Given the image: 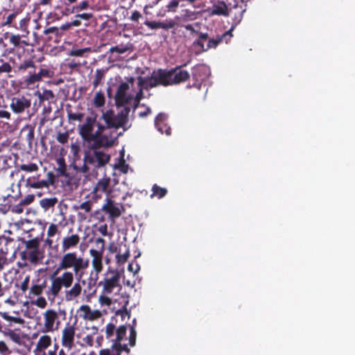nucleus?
Masks as SVG:
<instances>
[{
	"mask_svg": "<svg viewBox=\"0 0 355 355\" xmlns=\"http://www.w3.org/2000/svg\"><path fill=\"white\" fill-rule=\"evenodd\" d=\"M39 170V166L37 164L30 162L28 164H23L17 166V172L23 171L25 172L33 173Z\"/></svg>",
	"mask_w": 355,
	"mask_h": 355,
	"instance_id": "obj_31",
	"label": "nucleus"
},
{
	"mask_svg": "<svg viewBox=\"0 0 355 355\" xmlns=\"http://www.w3.org/2000/svg\"><path fill=\"white\" fill-rule=\"evenodd\" d=\"M34 137H35L34 129L33 128H31L28 130V134L26 135V141H27V142H28L29 146L32 145V143H33V141L34 140Z\"/></svg>",
	"mask_w": 355,
	"mask_h": 355,
	"instance_id": "obj_52",
	"label": "nucleus"
},
{
	"mask_svg": "<svg viewBox=\"0 0 355 355\" xmlns=\"http://www.w3.org/2000/svg\"><path fill=\"white\" fill-rule=\"evenodd\" d=\"M133 44L130 42L127 44H120L115 46H112L110 49L111 53H124L128 51H132L133 50Z\"/></svg>",
	"mask_w": 355,
	"mask_h": 355,
	"instance_id": "obj_27",
	"label": "nucleus"
},
{
	"mask_svg": "<svg viewBox=\"0 0 355 355\" xmlns=\"http://www.w3.org/2000/svg\"><path fill=\"white\" fill-rule=\"evenodd\" d=\"M95 244L98 249H90L89 254L92 258V264L94 270L98 274L103 270V254L105 250V240L102 238H96Z\"/></svg>",
	"mask_w": 355,
	"mask_h": 355,
	"instance_id": "obj_11",
	"label": "nucleus"
},
{
	"mask_svg": "<svg viewBox=\"0 0 355 355\" xmlns=\"http://www.w3.org/2000/svg\"><path fill=\"white\" fill-rule=\"evenodd\" d=\"M123 247L125 248L123 253L121 254V248L119 249V252L116 255V262L119 264H123L128 260L130 257V250L126 247V245H124Z\"/></svg>",
	"mask_w": 355,
	"mask_h": 355,
	"instance_id": "obj_36",
	"label": "nucleus"
},
{
	"mask_svg": "<svg viewBox=\"0 0 355 355\" xmlns=\"http://www.w3.org/2000/svg\"><path fill=\"white\" fill-rule=\"evenodd\" d=\"M105 96L103 93L101 92H98L96 93L94 98V105L97 107H101L105 104Z\"/></svg>",
	"mask_w": 355,
	"mask_h": 355,
	"instance_id": "obj_37",
	"label": "nucleus"
},
{
	"mask_svg": "<svg viewBox=\"0 0 355 355\" xmlns=\"http://www.w3.org/2000/svg\"><path fill=\"white\" fill-rule=\"evenodd\" d=\"M31 105V101L24 96H15L11 99L10 108L15 114H21L28 110Z\"/></svg>",
	"mask_w": 355,
	"mask_h": 355,
	"instance_id": "obj_15",
	"label": "nucleus"
},
{
	"mask_svg": "<svg viewBox=\"0 0 355 355\" xmlns=\"http://www.w3.org/2000/svg\"><path fill=\"white\" fill-rule=\"evenodd\" d=\"M76 322L70 324L66 323L62 331L61 344L62 346L68 350H71L74 347Z\"/></svg>",
	"mask_w": 355,
	"mask_h": 355,
	"instance_id": "obj_14",
	"label": "nucleus"
},
{
	"mask_svg": "<svg viewBox=\"0 0 355 355\" xmlns=\"http://www.w3.org/2000/svg\"><path fill=\"white\" fill-rule=\"evenodd\" d=\"M4 335L8 336L12 341L16 343H19L21 340L20 335L17 333H15L14 331L11 329H8L6 331H3Z\"/></svg>",
	"mask_w": 355,
	"mask_h": 355,
	"instance_id": "obj_39",
	"label": "nucleus"
},
{
	"mask_svg": "<svg viewBox=\"0 0 355 355\" xmlns=\"http://www.w3.org/2000/svg\"><path fill=\"white\" fill-rule=\"evenodd\" d=\"M0 353L4 355L10 353L8 346L3 341H0Z\"/></svg>",
	"mask_w": 355,
	"mask_h": 355,
	"instance_id": "obj_56",
	"label": "nucleus"
},
{
	"mask_svg": "<svg viewBox=\"0 0 355 355\" xmlns=\"http://www.w3.org/2000/svg\"><path fill=\"white\" fill-rule=\"evenodd\" d=\"M144 24L152 30L162 28L165 31L174 28L176 26L175 21L172 19H168L163 21L146 20Z\"/></svg>",
	"mask_w": 355,
	"mask_h": 355,
	"instance_id": "obj_19",
	"label": "nucleus"
},
{
	"mask_svg": "<svg viewBox=\"0 0 355 355\" xmlns=\"http://www.w3.org/2000/svg\"><path fill=\"white\" fill-rule=\"evenodd\" d=\"M71 27V24L69 23L64 24L60 27H58V30L60 33L63 36L66 31L69 30Z\"/></svg>",
	"mask_w": 355,
	"mask_h": 355,
	"instance_id": "obj_59",
	"label": "nucleus"
},
{
	"mask_svg": "<svg viewBox=\"0 0 355 355\" xmlns=\"http://www.w3.org/2000/svg\"><path fill=\"white\" fill-rule=\"evenodd\" d=\"M181 68H171L170 71H165L159 68L157 74L155 72L150 77L138 78L139 85L148 87H155L158 85L167 86L173 84H179L184 82L189 78V74L187 71L180 70Z\"/></svg>",
	"mask_w": 355,
	"mask_h": 355,
	"instance_id": "obj_3",
	"label": "nucleus"
},
{
	"mask_svg": "<svg viewBox=\"0 0 355 355\" xmlns=\"http://www.w3.org/2000/svg\"><path fill=\"white\" fill-rule=\"evenodd\" d=\"M67 224L68 222L65 216L62 213H60L48 227L46 243L51 246L53 241L50 238L55 236L56 234H60L62 230L64 228Z\"/></svg>",
	"mask_w": 355,
	"mask_h": 355,
	"instance_id": "obj_12",
	"label": "nucleus"
},
{
	"mask_svg": "<svg viewBox=\"0 0 355 355\" xmlns=\"http://www.w3.org/2000/svg\"><path fill=\"white\" fill-rule=\"evenodd\" d=\"M8 263V258L6 256H0V271L3 270L5 266Z\"/></svg>",
	"mask_w": 355,
	"mask_h": 355,
	"instance_id": "obj_61",
	"label": "nucleus"
},
{
	"mask_svg": "<svg viewBox=\"0 0 355 355\" xmlns=\"http://www.w3.org/2000/svg\"><path fill=\"white\" fill-rule=\"evenodd\" d=\"M111 192V178L109 176L105 175L99 179L94 185L90 193V198L94 202H96L98 200L102 198L103 194H105L107 197H108Z\"/></svg>",
	"mask_w": 355,
	"mask_h": 355,
	"instance_id": "obj_10",
	"label": "nucleus"
},
{
	"mask_svg": "<svg viewBox=\"0 0 355 355\" xmlns=\"http://www.w3.org/2000/svg\"><path fill=\"white\" fill-rule=\"evenodd\" d=\"M128 269L130 272L137 273L139 270V266L138 265L137 263H130L128 264Z\"/></svg>",
	"mask_w": 355,
	"mask_h": 355,
	"instance_id": "obj_57",
	"label": "nucleus"
},
{
	"mask_svg": "<svg viewBox=\"0 0 355 355\" xmlns=\"http://www.w3.org/2000/svg\"><path fill=\"white\" fill-rule=\"evenodd\" d=\"M44 40L49 43V45L58 44L61 42L62 35L60 33L57 26H51L44 31Z\"/></svg>",
	"mask_w": 355,
	"mask_h": 355,
	"instance_id": "obj_21",
	"label": "nucleus"
},
{
	"mask_svg": "<svg viewBox=\"0 0 355 355\" xmlns=\"http://www.w3.org/2000/svg\"><path fill=\"white\" fill-rule=\"evenodd\" d=\"M98 285L102 287L103 293L118 294L122 289L120 272L116 269L109 268L103 274V278Z\"/></svg>",
	"mask_w": 355,
	"mask_h": 355,
	"instance_id": "obj_7",
	"label": "nucleus"
},
{
	"mask_svg": "<svg viewBox=\"0 0 355 355\" xmlns=\"http://www.w3.org/2000/svg\"><path fill=\"white\" fill-rule=\"evenodd\" d=\"M116 332V327L112 323H109L105 327V336L107 338H111Z\"/></svg>",
	"mask_w": 355,
	"mask_h": 355,
	"instance_id": "obj_43",
	"label": "nucleus"
},
{
	"mask_svg": "<svg viewBox=\"0 0 355 355\" xmlns=\"http://www.w3.org/2000/svg\"><path fill=\"white\" fill-rule=\"evenodd\" d=\"M105 214H108L110 219H115L121 216L125 211L123 205L121 203L116 202L112 198L107 197L105 202L101 208Z\"/></svg>",
	"mask_w": 355,
	"mask_h": 355,
	"instance_id": "obj_13",
	"label": "nucleus"
},
{
	"mask_svg": "<svg viewBox=\"0 0 355 355\" xmlns=\"http://www.w3.org/2000/svg\"><path fill=\"white\" fill-rule=\"evenodd\" d=\"M167 119V116L165 114L159 113L155 118V125L161 133H166V135H170L171 133V129L167 125H164L166 129L164 130L162 128V124L165 123Z\"/></svg>",
	"mask_w": 355,
	"mask_h": 355,
	"instance_id": "obj_24",
	"label": "nucleus"
},
{
	"mask_svg": "<svg viewBox=\"0 0 355 355\" xmlns=\"http://www.w3.org/2000/svg\"><path fill=\"white\" fill-rule=\"evenodd\" d=\"M80 242V237L78 234H72L64 236L61 241V250L68 252L76 248Z\"/></svg>",
	"mask_w": 355,
	"mask_h": 355,
	"instance_id": "obj_17",
	"label": "nucleus"
},
{
	"mask_svg": "<svg viewBox=\"0 0 355 355\" xmlns=\"http://www.w3.org/2000/svg\"><path fill=\"white\" fill-rule=\"evenodd\" d=\"M9 41L14 47L19 48L31 45L30 40H22L20 35H11Z\"/></svg>",
	"mask_w": 355,
	"mask_h": 355,
	"instance_id": "obj_25",
	"label": "nucleus"
},
{
	"mask_svg": "<svg viewBox=\"0 0 355 355\" xmlns=\"http://www.w3.org/2000/svg\"><path fill=\"white\" fill-rule=\"evenodd\" d=\"M1 317L7 321L14 322L17 324H22L24 322V320L21 319V318H16V317L10 316L6 312L2 313H1Z\"/></svg>",
	"mask_w": 355,
	"mask_h": 355,
	"instance_id": "obj_41",
	"label": "nucleus"
},
{
	"mask_svg": "<svg viewBox=\"0 0 355 355\" xmlns=\"http://www.w3.org/2000/svg\"><path fill=\"white\" fill-rule=\"evenodd\" d=\"M27 24L28 21L26 19H22L19 21L20 28L22 31H28L27 30Z\"/></svg>",
	"mask_w": 355,
	"mask_h": 355,
	"instance_id": "obj_64",
	"label": "nucleus"
},
{
	"mask_svg": "<svg viewBox=\"0 0 355 355\" xmlns=\"http://www.w3.org/2000/svg\"><path fill=\"white\" fill-rule=\"evenodd\" d=\"M29 280H30V277L26 276L24 278V281L21 283L20 289L23 291V293H25L28 290Z\"/></svg>",
	"mask_w": 355,
	"mask_h": 355,
	"instance_id": "obj_55",
	"label": "nucleus"
},
{
	"mask_svg": "<svg viewBox=\"0 0 355 355\" xmlns=\"http://www.w3.org/2000/svg\"><path fill=\"white\" fill-rule=\"evenodd\" d=\"M43 292L42 288L33 280V284L29 289V295L40 296Z\"/></svg>",
	"mask_w": 355,
	"mask_h": 355,
	"instance_id": "obj_38",
	"label": "nucleus"
},
{
	"mask_svg": "<svg viewBox=\"0 0 355 355\" xmlns=\"http://www.w3.org/2000/svg\"><path fill=\"white\" fill-rule=\"evenodd\" d=\"M33 304L41 309H44L47 306L46 299L42 296H39Z\"/></svg>",
	"mask_w": 355,
	"mask_h": 355,
	"instance_id": "obj_49",
	"label": "nucleus"
},
{
	"mask_svg": "<svg viewBox=\"0 0 355 355\" xmlns=\"http://www.w3.org/2000/svg\"><path fill=\"white\" fill-rule=\"evenodd\" d=\"M58 202V199L55 197L50 198H43L40 200L41 207L45 210L53 208Z\"/></svg>",
	"mask_w": 355,
	"mask_h": 355,
	"instance_id": "obj_33",
	"label": "nucleus"
},
{
	"mask_svg": "<svg viewBox=\"0 0 355 355\" xmlns=\"http://www.w3.org/2000/svg\"><path fill=\"white\" fill-rule=\"evenodd\" d=\"M167 193V189L166 188L161 187L157 184H155L152 187V194L150 195L151 198L157 197L158 198H162L164 197Z\"/></svg>",
	"mask_w": 355,
	"mask_h": 355,
	"instance_id": "obj_30",
	"label": "nucleus"
},
{
	"mask_svg": "<svg viewBox=\"0 0 355 355\" xmlns=\"http://www.w3.org/2000/svg\"><path fill=\"white\" fill-rule=\"evenodd\" d=\"M55 97L53 92L51 90L45 89L42 95L41 96V98L42 100L49 101L53 99Z\"/></svg>",
	"mask_w": 355,
	"mask_h": 355,
	"instance_id": "obj_51",
	"label": "nucleus"
},
{
	"mask_svg": "<svg viewBox=\"0 0 355 355\" xmlns=\"http://www.w3.org/2000/svg\"><path fill=\"white\" fill-rule=\"evenodd\" d=\"M93 17L92 13H82L77 15V17L84 19V20H89Z\"/></svg>",
	"mask_w": 355,
	"mask_h": 355,
	"instance_id": "obj_63",
	"label": "nucleus"
},
{
	"mask_svg": "<svg viewBox=\"0 0 355 355\" xmlns=\"http://www.w3.org/2000/svg\"><path fill=\"white\" fill-rule=\"evenodd\" d=\"M98 231L104 236H107L108 234L107 232V225L106 224H103L100 225L98 227Z\"/></svg>",
	"mask_w": 355,
	"mask_h": 355,
	"instance_id": "obj_60",
	"label": "nucleus"
},
{
	"mask_svg": "<svg viewBox=\"0 0 355 355\" xmlns=\"http://www.w3.org/2000/svg\"><path fill=\"white\" fill-rule=\"evenodd\" d=\"M84 117L83 113H73V112H68V119L69 121H81Z\"/></svg>",
	"mask_w": 355,
	"mask_h": 355,
	"instance_id": "obj_47",
	"label": "nucleus"
},
{
	"mask_svg": "<svg viewBox=\"0 0 355 355\" xmlns=\"http://www.w3.org/2000/svg\"><path fill=\"white\" fill-rule=\"evenodd\" d=\"M101 78H102V74L101 73V70L97 69L96 75V77H95V78L94 80V85L95 87H96L99 84Z\"/></svg>",
	"mask_w": 355,
	"mask_h": 355,
	"instance_id": "obj_62",
	"label": "nucleus"
},
{
	"mask_svg": "<svg viewBox=\"0 0 355 355\" xmlns=\"http://www.w3.org/2000/svg\"><path fill=\"white\" fill-rule=\"evenodd\" d=\"M51 337L47 335H44L40 338V339L37 343L35 349L44 350L48 347H49L51 345Z\"/></svg>",
	"mask_w": 355,
	"mask_h": 355,
	"instance_id": "obj_29",
	"label": "nucleus"
},
{
	"mask_svg": "<svg viewBox=\"0 0 355 355\" xmlns=\"http://www.w3.org/2000/svg\"><path fill=\"white\" fill-rule=\"evenodd\" d=\"M129 304V300L128 299V297L125 299V300L124 301V303L122 306V307L119 309H118L116 312H115V315H121V317L122 318V319H123L125 316L128 317V318H130V311L128 310L127 309V306Z\"/></svg>",
	"mask_w": 355,
	"mask_h": 355,
	"instance_id": "obj_35",
	"label": "nucleus"
},
{
	"mask_svg": "<svg viewBox=\"0 0 355 355\" xmlns=\"http://www.w3.org/2000/svg\"><path fill=\"white\" fill-rule=\"evenodd\" d=\"M35 282L42 288L43 291L47 286V278L46 277L38 278Z\"/></svg>",
	"mask_w": 355,
	"mask_h": 355,
	"instance_id": "obj_53",
	"label": "nucleus"
},
{
	"mask_svg": "<svg viewBox=\"0 0 355 355\" xmlns=\"http://www.w3.org/2000/svg\"><path fill=\"white\" fill-rule=\"evenodd\" d=\"M21 241L25 245L26 250H30L40 248V241L37 238L32 239L28 241L25 240L24 239H21Z\"/></svg>",
	"mask_w": 355,
	"mask_h": 355,
	"instance_id": "obj_32",
	"label": "nucleus"
},
{
	"mask_svg": "<svg viewBox=\"0 0 355 355\" xmlns=\"http://www.w3.org/2000/svg\"><path fill=\"white\" fill-rule=\"evenodd\" d=\"M89 266V260L79 255L76 252H63L58 266L52 275L56 276L60 271H69L72 270L73 276L78 277L80 279L84 271Z\"/></svg>",
	"mask_w": 355,
	"mask_h": 355,
	"instance_id": "obj_4",
	"label": "nucleus"
},
{
	"mask_svg": "<svg viewBox=\"0 0 355 355\" xmlns=\"http://www.w3.org/2000/svg\"><path fill=\"white\" fill-rule=\"evenodd\" d=\"M89 7V4L88 1H83L80 3L78 5L73 6L72 9V12H78L80 10H86Z\"/></svg>",
	"mask_w": 355,
	"mask_h": 355,
	"instance_id": "obj_45",
	"label": "nucleus"
},
{
	"mask_svg": "<svg viewBox=\"0 0 355 355\" xmlns=\"http://www.w3.org/2000/svg\"><path fill=\"white\" fill-rule=\"evenodd\" d=\"M179 0H171L166 6L167 11L175 12L179 6Z\"/></svg>",
	"mask_w": 355,
	"mask_h": 355,
	"instance_id": "obj_46",
	"label": "nucleus"
},
{
	"mask_svg": "<svg viewBox=\"0 0 355 355\" xmlns=\"http://www.w3.org/2000/svg\"><path fill=\"white\" fill-rule=\"evenodd\" d=\"M78 133L87 146L92 148H108L114 145L116 137L104 133L103 124L97 121V114L92 112L85 122L79 125Z\"/></svg>",
	"mask_w": 355,
	"mask_h": 355,
	"instance_id": "obj_1",
	"label": "nucleus"
},
{
	"mask_svg": "<svg viewBox=\"0 0 355 355\" xmlns=\"http://www.w3.org/2000/svg\"><path fill=\"white\" fill-rule=\"evenodd\" d=\"M141 18H142V15L138 10L133 11L131 16L129 17L131 21L135 22H138Z\"/></svg>",
	"mask_w": 355,
	"mask_h": 355,
	"instance_id": "obj_54",
	"label": "nucleus"
},
{
	"mask_svg": "<svg viewBox=\"0 0 355 355\" xmlns=\"http://www.w3.org/2000/svg\"><path fill=\"white\" fill-rule=\"evenodd\" d=\"M137 331L135 329L134 325H130V331L129 335V345L131 347H134L136 343Z\"/></svg>",
	"mask_w": 355,
	"mask_h": 355,
	"instance_id": "obj_42",
	"label": "nucleus"
},
{
	"mask_svg": "<svg viewBox=\"0 0 355 355\" xmlns=\"http://www.w3.org/2000/svg\"><path fill=\"white\" fill-rule=\"evenodd\" d=\"M112 294H105L101 292V295L99 296V302L102 305L110 306L112 304V299L110 297Z\"/></svg>",
	"mask_w": 355,
	"mask_h": 355,
	"instance_id": "obj_40",
	"label": "nucleus"
},
{
	"mask_svg": "<svg viewBox=\"0 0 355 355\" xmlns=\"http://www.w3.org/2000/svg\"><path fill=\"white\" fill-rule=\"evenodd\" d=\"M20 257L24 261L28 260L33 264H37L43 259V254L40 248H37L24 250L20 252Z\"/></svg>",
	"mask_w": 355,
	"mask_h": 355,
	"instance_id": "obj_20",
	"label": "nucleus"
},
{
	"mask_svg": "<svg viewBox=\"0 0 355 355\" xmlns=\"http://www.w3.org/2000/svg\"><path fill=\"white\" fill-rule=\"evenodd\" d=\"M69 133L67 132H58L56 139L58 142H59L61 144H65L68 142L69 140Z\"/></svg>",
	"mask_w": 355,
	"mask_h": 355,
	"instance_id": "obj_44",
	"label": "nucleus"
},
{
	"mask_svg": "<svg viewBox=\"0 0 355 355\" xmlns=\"http://www.w3.org/2000/svg\"><path fill=\"white\" fill-rule=\"evenodd\" d=\"M126 334V327L125 325L120 326L118 329H116V338L113 340L114 343L112 346L114 345H120L121 347H128L127 345H121V342L123 339L125 335Z\"/></svg>",
	"mask_w": 355,
	"mask_h": 355,
	"instance_id": "obj_26",
	"label": "nucleus"
},
{
	"mask_svg": "<svg viewBox=\"0 0 355 355\" xmlns=\"http://www.w3.org/2000/svg\"><path fill=\"white\" fill-rule=\"evenodd\" d=\"M78 280L73 284L74 276L71 271H64L60 276L51 275V285L45 291L49 300H53L60 293L62 288H64V299L67 302L76 301L81 295L83 285L85 284V280Z\"/></svg>",
	"mask_w": 355,
	"mask_h": 355,
	"instance_id": "obj_2",
	"label": "nucleus"
},
{
	"mask_svg": "<svg viewBox=\"0 0 355 355\" xmlns=\"http://www.w3.org/2000/svg\"><path fill=\"white\" fill-rule=\"evenodd\" d=\"M130 111V107H124L117 114L111 109L103 112L101 119L103 120L105 123L103 125L104 132L106 129H118L123 127L128 123Z\"/></svg>",
	"mask_w": 355,
	"mask_h": 355,
	"instance_id": "obj_6",
	"label": "nucleus"
},
{
	"mask_svg": "<svg viewBox=\"0 0 355 355\" xmlns=\"http://www.w3.org/2000/svg\"><path fill=\"white\" fill-rule=\"evenodd\" d=\"M88 150L85 152L83 161L89 163L94 168L104 166L110 159V155L101 150V148H92V146H87Z\"/></svg>",
	"mask_w": 355,
	"mask_h": 355,
	"instance_id": "obj_8",
	"label": "nucleus"
},
{
	"mask_svg": "<svg viewBox=\"0 0 355 355\" xmlns=\"http://www.w3.org/2000/svg\"><path fill=\"white\" fill-rule=\"evenodd\" d=\"M17 15V12H16L10 14L7 17L6 20L2 24V26H10L12 23V21L16 18Z\"/></svg>",
	"mask_w": 355,
	"mask_h": 355,
	"instance_id": "obj_50",
	"label": "nucleus"
},
{
	"mask_svg": "<svg viewBox=\"0 0 355 355\" xmlns=\"http://www.w3.org/2000/svg\"><path fill=\"white\" fill-rule=\"evenodd\" d=\"M233 29L234 26L221 35H217L215 38L211 39H209L207 33H200L198 39L192 44L196 53L199 54L210 49H216L223 42L227 43L233 36L232 33Z\"/></svg>",
	"mask_w": 355,
	"mask_h": 355,
	"instance_id": "obj_5",
	"label": "nucleus"
},
{
	"mask_svg": "<svg viewBox=\"0 0 355 355\" xmlns=\"http://www.w3.org/2000/svg\"><path fill=\"white\" fill-rule=\"evenodd\" d=\"M129 89V85L127 83H122L119 85L115 95V101L117 106H125L130 103L132 98L127 94Z\"/></svg>",
	"mask_w": 355,
	"mask_h": 355,
	"instance_id": "obj_16",
	"label": "nucleus"
},
{
	"mask_svg": "<svg viewBox=\"0 0 355 355\" xmlns=\"http://www.w3.org/2000/svg\"><path fill=\"white\" fill-rule=\"evenodd\" d=\"M87 51V49H75L72 50L70 54L74 56H82Z\"/></svg>",
	"mask_w": 355,
	"mask_h": 355,
	"instance_id": "obj_58",
	"label": "nucleus"
},
{
	"mask_svg": "<svg viewBox=\"0 0 355 355\" xmlns=\"http://www.w3.org/2000/svg\"><path fill=\"white\" fill-rule=\"evenodd\" d=\"M130 349L128 347H121L120 345L111 346L110 349H102L99 351L98 355H129Z\"/></svg>",
	"mask_w": 355,
	"mask_h": 355,
	"instance_id": "obj_23",
	"label": "nucleus"
},
{
	"mask_svg": "<svg viewBox=\"0 0 355 355\" xmlns=\"http://www.w3.org/2000/svg\"><path fill=\"white\" fill-rule=\"evenodd\" d=\"M42 76H49V71L46 69H41L40 71L38 73H34L31 75L26 80L28 85H31L35 83L37 81H39Z\"/></svg>",
	"mask_w": 355,
	"mask_h": 355,
	"instance_id": "obj_28",
	"label": "nucleus"
},
{
	"mask_svg": "<svg viewBox=\"0 0 355 355\" xmlns=\"http://www.w3.org/2000/svg\"><path fill=\"white\" fill-rule=\"evenodd\" d=\"M93 200L91 199L90 200H87L82 202L79 205L73 206V209L75 211L83 210L84 213H89L92 211Z\"/></svg>",
	"mask_w": 355,
	"mask_h": 355,
	"instance_id": "obj_34",
	"label": "nucleus"
},
{
	"mask_svg": "<svg viewBox=\"0 0 355 355\" xmlns=\"http://www.w3.org/2000/svg\"><path fill=\"white\" fill-rule=\"evenodd\" d=\"M230 9L226 3L223 1H217L213 3L211 8L207 10L209 16H223L230 15Z\"/></svg>",
	"mask_w": 355,
	"mask_h": 355,
	"instance_id": "obj_18",
	"label": "nucleus"
},
{
	"mask_svg": "<svg viewBox=\"0 0 355 355\" xmlns=\"http://www.w3.org/2000/svg\"><path fill=\"white\" fill-rule=\"evenodd\" d=\"M35 200V196L33 194L27 195L24 199H21L19 203V205H28L32 203Z\"/></svg>",
	"mask_w": 355,
	"mask_h": 355,
	"instance_id": "obj_48",
	"label": "nucleus"
},
{
	"mask_svg": "<svg viewBox=\"0 0 355 355\" xmlns=\"http://www.w3.org/2000/svg\"><path fill=\"white\" fill-rule=\"evenodd\" d=\"M26 187L35 189H43L49 187V182L46 180L41 179V175H33L26 180Z\"/></svg>",
	"mask_w": 355,
	"mask_h": 355,
	"instance_id": "obj_22",
	"label": "nucleus"
},
{
	"mask_svg": "<svg viewBox=\"0 0 355 355\" xmlns=\"http://www.w3.org/2000/svg\"><path fill=\"white\" fill-rule=\"evenodd\" d=\"M59 314L65 316V310H59L58 313L55 310L49 309L44 313L43 332H53L58 329L60 325Z\"/></svg>",
	"mask_w": 355,
	"mask_h": 355,
	"instance_id": "obj_9",
	"label": "nucleus"
}]
</instances>
